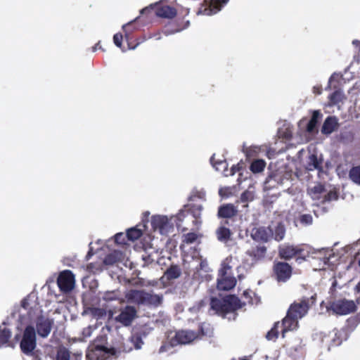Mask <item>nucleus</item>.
<instances>
[{
    "instance_id": "obj_27",
    "label": "nucleus",
    "mask_w": 360,
    "mask_h": 360,
    "mask_svg": "<svg viewBox=\"0 0 360 360\" xmlns=\"http://www.w3.org/2000/svg\"><path fill=\"white\" fill-rule=\"evenodd\" d=\"M11 338V330L6 322L0 325V345H4L8 343Z\"/></svg>"
},
{
    "instance_id": "obj_13",
    "label": "nucleus",
    "mask_w": 360,
    "mask_h": 360,
    "mask_svg": "<svg viewBox=\"0 0 360 360\" xmlns=\"http://www.w3.org/2000/svg\"><path fill=\"white\" fill-rule=\"evenodd\" d=\"M228 2L229 0H204V4L199 8L198 14L214 15L220 11Z\"/></svg>"
},
{
    "instance_id": "obj_62",
    "label": "nucleus",
    "mask_w": 360,
    "mask_h": 360,
    "mask_svg": "<svg viewBox=\"0 0 360 360\" xmlns=\"http://www.w3.org/2000/svg\"><path fill=\"white\" fill-rule=\"evenodd\" d=\"M149 214L150 213L148 212H146L143 214V221L145 222L146 221V219L145 218H148L149 217Z\"/></svg>"
},
{
    "instance_id": "obj_40",
    "label": "nucleus",
    "mask_w": 360,
    "mask_h": 360,
    "mask_svg": "<svg viewBox=\"0 0 360 360\" xmlns=\"http://www.w3.org/2000/svg\"><path fill=\"white\" fill-rule=\"evenodd\" d=\"M90 314L92 315V316L95 319H101L105 316L106 315V311L101 308L98 307H92L89 308Z\"/></svg>"
},
{
    "instance_id": "obj_30",
    "label": "nucleus",
    "mask_w": 360,
    "mask_h": 360,
    "mask_svg": "<svg viewBox=\"0 0 360 360\" xmlns=\"http://www.w3.org/2000/svg\"><path fill=\"white\" fill-rule=\"evenodd\" d=\"M329 105H338L346 99L344 92L340 89L331 94L329 97Z\"/></svg>"
},
{
    "instance_id": "obj_52",
    "label": "nucleus",
    "mask_w": 360,
    "mask_h": 360,
    "mask_svg": "<svg viewBox=\"0 0 360 360\" xmlns=\"http://www.w3.org/2000/svg\"><path fill=\"white\" fill-rule=\"evenodd\" d=\"M205 300H201L197 306H193V307L190 308L189 310L191 312H196L197 311H199L200 309L205 305Z\"/></svg>"
},
{
    "instance_id": "obj_3",
    "label": "nucleus",
    "mask_w": 360,
    "mask_h": 360,
    "mask_svg": "<svg viewBox=\"0 0 360 360\" xmlns=\"http://www.w3.org/2000/svg\"><path fill=\"white\" fill-rule=\"evenodd\" d=\"M188 216V212L180 210L176 216L168 218L165 215H154L151 217L150 224L155 231H158L162 235H166L172 231L174 224L179 228L181 222Z\"/></svg>"
},
{
    "instance_id": "obj_21",
    "label": "nucleus",
    "mask_w": 360,
    "mask_h": 360,
    "mask_svg": "<svg viewBox=\"0 0 360 360\" xmlns=\"http://www.w3.org/2000/svg\"><path fill=\"white\" fill-rule=\"evenodd\" d=\"M338 127V120L335 116H329L328 117L322 126L321 128V132L323 134H330L333 133L335 130L337 129Z\"/></svg>"
},
{
    "instance_id": "obj_9",
    "label": "nucleus",
    "mask_w": 360,
    "mask_h": 360,
    "mask_svg": "<svg viewBox=\"0 0 360 360\" xmlns=\"http://www.w3.org/2000/svg\"><path fill=\"white\" fill-rule=\"evenodd\" d=\"M150 331L151 328L146 326L134 328L131 336L123 343L122 351L129 352L133 349H141L144 344L143 340L146 338Z\"/></svg>"
},
{
    "instance_id": "obj_46",
    "label": "nucleus",
    "mask_w": 360,
    "mask_h": 360,
    "mask_svg": "<svg viewBox=\"0 0 360 360\" xmlns=\"http://www.w3.org/2000/svg\"><path fill=\"white\" fill-rule=\"evenodd\" d=\"M95 328L96 327L94 326H89L88 327L84 328L82 332V340H85L86 338H89Z\"/></svg>"
},
{
    "instance_id": "obj_6",
    "label": "nucleus",
    "mask_w": 360,
    "mask_h": 360,
    "mask_svg": "<svg viewBox=\"0 0 360 360\" xmlns=\"http://www.w3.org/2000/svg\"><path fill=\"white\" fill-rule=\"evenodd\" d=\"M236 258L227 257L221 264L217 278V288L220 290H229L236 284V280L232 275V268L236 264Z\"/></svg>"
},
{
    "instance_id": "obj_33",
    "label": "nucleus",
    "mask_w": 360,
    "mask_h": 360,
    "mask_svg": "<svg viewBox=\"0 0 360 360\" xmlns=\"http://www.w3.org/2000/svg\"><path fill=\"white\" fill-rule=\"evenodd\" d=\"M210 162L217 171H222L224 174L226 173L228 165L225 160H215V157L213 155L210 158Z\"/></svg>"
},
{
    "instance_id": "obj_53",
    "label": "nucleus",
    "mask_w": 360,
    "mask_h": 360,
    "mask_svg": "<svg viewBox=\"0 0 360 360\" xmlns=\"http://www.w3.org/2000/svg\"><path fill=\"white\" fill-rule=\"evenodd\" d=\"M180 31H181V30H179V29H177V30H170L169 28H167V29H165L163 31V33H164L165 35L168 36V35H171V34H175L176 32H179Z\"/></svg>"
},
{
    "instance_id": "obj_45",
    "label": "nucleus",
    "mask_w": 360,
    "mask_h": 360,
    "mask_svg": "<svg viewBox=\"0 0 360 360\" xmlns=\"http://www.w3.org/2000/svg\"><path fill=\"white\" fill-rule=\"evenodd\" d=\"M300 222L304 226L311 225L313 222V218L311 214H302L300 217Z\"/></svg>"
},
{
    "instance_id": "obj_24",
    "label": "nucleus",
    "mask_w": 360,
    "mask_h": 360,
    "mask_svg": "<svg viewBox=\"0 0 360 360\" xmlns=\"http://www.w3.org/2000/svg\"><path fill=\"white\" fill-rule=\"evenodd\" d=\"M301 250L297 247H294L292 245H285L281 246L279 248V255L282 258L285 259H289L297 254H298Z\"/></svg>"
},
{
    "instance_id": "obj_43",
    "label": "nucleus",
    "mask_w": 360,
    "mask_h": 360,
    "mask_svg": "<svg viewBox=\"0 0 360 360\" xmlns=\"http://www.w3.org/2000/svg\"><path fill=\"white\" fill-rule=\"evenodd\" d=\"M139 18V17H137L134 20L124 24L122 25V30L124 31V34H125V37L127 39H128L129 37V35L134 31V28L131 27V25L136 22L138 19Z\"/></svg>"
},
{
    "instance_id": "obj_7",
    "label": "nucleus",
    "mask_w": 360,
    "mask_h": 360,
    "mask_svg": "<svg viewBox=\"0 0 360 360\" xmlns=\"http://www.w3.org/2000/svg\"><path fill=\"white\" fill-rule=\"evenodd\" d=\"M240 308V300L235 295H229L221 299L212 297L210 300V309L215 314L224 315Z\"/></svg>"
},
{
    "instance_id": "obj_56",
    "label": "nucleus",
    "mask_w": 360,
    "mask_h": 360,
    "mask_svg": "<svg viewBox=\"0 0 360 360\" xmlns=\"http://www.w3.org/2000/svg\"><path fill=\"white\" fill-rule=\"evenodd\" d=\"M245 269V266H239L237 267V271L238 273V278L240 280L243 277V270Z\"/></svg>"
},
{
    "instance_id": "obj_63",
    "label": "nucleus",
    "mask_w": 360,
    "mask_h": 360,
    "mask_svg": "<svg viewBox=\"0 0 360 360\" xmlns=\"http://www.w3.org/2000/svg\"><path fill=\"white\" fill-rule=\"evenodd\" d=\"M340 139H341L342 141H344L347 138L346 137V134H342L341 136H340Z\"/></svg>"
},
{
    "instance_id": "obj_14",
    "label": "nucleus",
    "mask_w": 360,
    "mask_h": 360,
    "mask_svg": "<svg viewBox=\"0 0 360 360\" xmlns=\"http://www.w3.org/2000/svg\"><path fill=\"white\" fill-rule=\"evenodd\" d=\"M137 317V311L134 307L126 306L122 308L120 313L115 316V321L122 326L127 327L131 325L132 322Z\"/></svg>"
},
{
    "instance_id": "obj_32",
    "label": "nucleus",
    "mask_w": 360,
    "mask_h": 360,
    "mask_svg": "<svg viewBox=\"0 0 360 360\" xmlns=\"http://www.w3.org/2000/svg\"><path fill=\"white\" fill-rule=\"evenodd\" d=\"M181 274V270L177 265H172L165 272L164 277L168 280H173L179 278Z\"/></svg>"
},
{
    "instance_id": "obj_4",
    "label": "nucleus",
    "mask_w": 360,
    "mask_h": 360,
    "mask_svg": "<svg viewBox=\"0 0 360 360\" xmlns=\"http://www.w3.org/2000/svg\"><path fill=\"white\" fill-rule=\"evenodd\" d=\"M120 350L105 345V337L101 336L90 345L86 352V360H108L115 359Z\"/></svg>"
},
{
    "instance_id": "obj_37",
    "label": "nucleus",
    "mask_w": 360,
    "mask_h": 360,
    "mask_svg": "<svg viewBox=\"0 0 360 360\" xmlns=\"http://www.w3.org/2000/svg\"><path fill=\"white\" fill-rule=\"evenodd\" d=\"M143 233V230L138 227L131 228L127 231V238L130 240H135L139 238Z\"/></svg>"
},
{
    "instance_id": "obj_19",
    "label": "nucleus",
    "mask_w": 360,
    "mask_h": 360,
    "mask_svg": "<svg viewBox=\"0 0 360 360\" xmlns=\"http://www.w3.org/2000/svg\"><path fill=\"white\" fill-rule=\"evenodd\" d=\"M142 298L143 302L141 305L149 307H158L162 303L163 300L162 295L153 294L146 291Z\"/></svg>"
},
{
    "instance_id": "obj_5",
    "label": "nucleus",
    "mask_w": 360,
    "mask_h": 360,
    "mask_svg": "<svg viewBox=\"0 0 360 360\" xmlns=\"http://www.w3.org/2000/svg\"><path fill=\"white\" fill-rule=\"evenodd\" d=\"M212 329L209 323H202L200 326V332L198 333L193 330H181L176 333L175 336L171 339L170 345L174 347L176 345H186L193 340L201 338L202 336H210Z\"/></svg>"
},
{
    "instance_id": "obj_26",
    "label": "nucleus",
    "mask_w": 360,
    "mask_h": 360,
    "mask_svg": "<svg viewBox=\"0 0 360 360\" xmlns=\"http://www.w3.org/2000/svg\"><path fill=\"white\" fill-rule=\"evenodd\" d=\"M266 248L265 246H257L256 248L248 250L246 253L252 259V264L256 261L263 258L265 255Z\"/></svg>"
},
{
    "instance_id": "obj_41",
    "label": "nucleus",
    "mask_w": 360,
    "mask_h": 360,
    "mask_svg": "<svg viewBox=\"0 0 360 360\" xmlns=\"http://www.w3.org/2000/svg\"><path fill=\"white\" fill-rule=\"evenodd\" d=\"M255 295L254 292L251 290H245L243 294V301L240 300L242 304V307L245 305L247 303L253 304V300L252 295Z\"/></svg>"
},
{
    "instance_id": "obj_47",
    "label": "nucleus",
    "mask_w": 360,
    "mask_h": 360,
    "mask_svg": "<svg viewBox=\"0 0 360 360\" xmlns=\"http://www.w3.org/2000/svg\"><path fill=\"white\" fill-rule=\"evenodd\" d=\"M198 238V235L195 233H188L184 236L183 241L188 244L194 243Z\"/></svg>"
},
{
    "instance_id": "obj_16",
    "label": "nucleus",
    "mask_w": 360,
    "mask_h": 360,
    "mask_svg": "<svg viewBox=\"0 0 360 360\" xmlns=\"http://www.w3.org/2000/svg\"><path fill=\"white\" fill-rule=\"evenodd\" d=\"M274 271L278 282H285L291 276L292 268L285 262H278L274 266Z\"/></svg>"
},
{
    "instance_id": "obj_11",
    "label": "nucleus",
    "mask_w": 360,
    "mask_h": 360,
    "mask_svg": "<svg viewBox=\"0 0 360 360\" xmlns=\"http://www.w3.org/2000/svg\"><path fill=\"white\" fill-rule=\"evenodd\" d=\"M292 174L285 170H277L271 174L265 181V187L271 189L278 186H288L290 184Z\"/></svg>"
},
{
    "instance_id": "obj_55",
    "label": "nucleus",
    "mask_w": 360,
    "mask_h": 360,
    "mask_svg": "<svg viewBox=\"0 0 360 360\" xmlns=\"http://www.w3.org/2000/svg\"><path fill=\"white\" fill-rule=\"evenodd\" d=\"M153 4L150 5L149 6H147L146 8H143L140 11V14L143 15V14L150 11L153 9Z\"/></svg>"
},
{
    "instance_id": "obj_8",
    "label": "nucleus",
    "mask_w": 360,
    "mask_h": 360,
    "mask_svg": "<svg viewBox=\"0 0 360 360\" xmlns=\"http://www.w3.org/2000/svg\"><path fill=\"white\" fill-rule=\"evenodd\" d=\"M184 263L185 268L188 271V274L193 272V278L198 281L203 277L200 274L201 271L205 273L208 271L207 262L199 255L198 252L194 251L192 255H185Z\"/></svg>"
},
{
    "instance_id": "obj_28",
    "label": "nucleus",
    "mask_w": 360,
    "mask_h": 360,
    "mask_svg": "<svg viewBox=\"0 0 360 360\" xmlns=\"http://www.w3.org/2000/svg\"><path fill=\"white\" fill-rule=\"evenodd\" d=\"M231 235L230 229L225 227L224 225H221L216 230L217 238L221 243H227L231 238Z\"/></svg>"
},
{
    "instance_id": "obj_17",
    "label": "nucleus",
    "mask_w": 360,
    "mask_h": 360,
    "mask_svg": "<svg viewBox=\"0 0 360 360\" xmlns=\"http://www.w3.org/2000/svg\"><path fill=\"white\" fill-rule=\"evenodd\" d=\"M250 235L256 241L267 242L273 236V231L269 227L259 226L252 229Z\"/></svg>"
},
{
    "instance_id": "obj_10",
    "label": "nucleus",
    "mask_w": 360,
    "mask_h": 360,
    "mask_svg": "<svg viewBox=\"0 0 360 360\" xmlns=\"http://www.w3.org/2000/svg\"><path fill=\"white\" fill-rule=\"evenodd\" d=\"M25 326V328L20 338V347L25 354L32 355L37 345L36 330L34 326L32 325Z\"/></svg>"
},
{
    "instance_id": "obj_58",
    "label": "nucleus",
    "mask_w": 360,
    "mask_h": 360,
    "mask_svg": "<svg viewBox=\"0 0 360 360\" xmlns=\"http://www.w3.org/2000/svg\"><path fill=\"white\" fill-rule=\"evenodd\" d=\"M320 117V113L319 111H314L313 112V115H312V117L311 118V120H316L318 122V120Z\"/></svg>"
},
{
    "instance_id": "obj_23",
    "label": "nucleus",
    "mask_w": 360,
    "mask_h": 360,
    "mask_svg": "<svg viewBox=\"0 0 360 360\" xmlns=\"http://www.w3.org/2000/svg\"><path fill=\"white\" fill-rule=\"evenodd\" d=\"M238 212V209L232 204H225L219 207L218 217L221 218H231Z\"/></svg>"
},
{
    "instance_id": "obj_12",
    "label": "nucleus",
    "mask_w": 360,
    "mask_h": 360,
    "mask_svg": "<svg viewBox=\"0 0 360 360\" xmlns=\"http://www.w3.org/2000/svg\"><path fill=\"white\" fill-rule=\"evenodd\" d=\"M328 311H332L338 315H346L354 311L355 304L352 300H339L330 303L327 307Z\"/></svg>"
},
{
    "instance_id": "obj_60",
    "label": "nucleus",
    "mask_w": 360,
    "mask_h": 360,
    "mask_svg": "<svg viewBox=\"0 0 360 360\" xmlns=\"http://www.w3.org/2000/svg\"><path fill=\"white\" fill-rule=\"evenodd\" d=\"M273 155H274V150H269L268 152H267V156L271 158Z\"/></svg>"
},
{
    "instance_id": "obj_61",
    "label": "nucleus",
    "mask_w": 360,
    "mask_h": 360,
    "mask_svg": "<svg viewBox=\"0 0 360 360\" xmlns=\"http://www.w3.org/2000/svg\"><path fill=\"white\" fill-rule=\"evenodd\" d=\"M98 49H101V47L100 46V43H97L94 47H93V51H95L96 50H97Z\"/></svg>"
},
{
    "instance_id": "obj_1",
    "label": "nucleus",
    "mask_w": 360,
    "mask_h": 360,
    "mask_svg": "<svg viewBox=\"0 0 360 360\" xmlns=\"http://www.w3.org/2000/svg\"><path fill=\"white\" fill-rule=\"evenodd\" d=\"M20 325H35L38 335L45 338L50 334L53 321L43 315L37 293L32 292L15 305L11 314Z\"/></svg>"
},
{
    "instance_id": "obj_31",
    "label": "nucleus",
    "mask_w": 360,
    "mask_h": 360,
    "mask_svg": "<svg viewBox=\"0 0 360 360\" xmlns=\"http://www.w3.org/2000/svg\"><path fill=\"white\" fill-rule=\"evenodd\" d=\"M99 297L101 300L105 302H110L114 300H120L121 299L120 292L118 290H111L101 292Z\"/></svg>"
},
{
    "instance_id": "obj_51",
    "label": "nucleus",
    "mask_w": 360,
    "mask_h": 360,
    "mask_svg": "<svg viewBox=\"0 0 360 360\" xmlns=\"http://www.w3.org/2000/svg\"><path fill=\"white\" fill-rule=\"evenodd\" d=\"M354 294L356 296V302L360 303V281L354 288Z\"/></svg>"
},
{
    "instance_id": "obj_35",
    "label": "nucleus",
    "mask_w": 360,
    "mask_h": 360,
    "mask_svg": "<svg viewBox=\"0 0 360 360\" xmlns=\"http://www.w3.org/2000/svg\"><path fill=\"white\" fill-rule=\"evenodd\" d=\"M266 167V162L262 159L254 160L250 165V170L256 174L262 172Z\"/></svg>"
},
{
    "instance_id": "obj_20",
    "label": "nucleus",
    "mask_w": 360,
    "mask_h": 360,
    "mask_svg": "<svg viewBox=\"0 0 360 360\" xmlns=\"http://www.w3.org/2000/svg\"><path fill=\"white\" fill-rule=\"evenodd\" d=\"M325 191L324 187L319 184L309 188L308 193L312 200L315 201L314 204L319 205V203H321Z\"/></svg>"
},
{
    "instance_id": "obj_50",
    "label": "nucleus",
    "mask_w": 360,
    "mask_h": 360,
    "mask_svg": "<svg viewBox=\"0 0 360 360\" xmlns=\"http://www.w3.org/2000/svg\"><path fill=\"white\" fill-rule=\"evenodd\" d=\"M317 122H318L316 120H310L307 126V131L309 133L314 132L316 129Z\"/></svg>"
},
{
    "instance_id": "obj_15",
    "label": "nucleus",
    "mask_w": 360,
    "mask_h": 360,
    "mask_svg": "<svg viewBox=\"0 0 360 360\" xmlns=\"http://www.w3.org/2000/svg\"><path fill=\"white\" fill-rule=\"evenodd\" d=\"M57 283L61 291L70 292L75 287V276L70 271H63L60 274Z\"/></svg>"
},
{
    "instance_id": "obj_22",
    "label": "nucleus",
    "mask_w": 360,
    "mask_h": 360,
    "mask_svg": "<svg viewBox=\"0 0 360 360\" xmlns=\"http://www.w3.org/2000/svg\"><path fill=\"white\" fill-rule=\"evenodd\" d=\"M305 167L309 171L322 169V159L318 158L315 154H310L307 159Z\"/></svg>"
},
{
    "instance_id": "obj_64",
    "label": "nucleus",
    "mask_w": 360,
    "mask_h": 360,
    "mask_svg": "<svg viewBox=\"0 0 360 360\" xmlns=\"http://www.w3.org/2000/svg\"><path fill=\"white\" fill-rule=\"evenodd\" d=\"M287 191H288V193H290V194H292H292H294V193H293V189H292V188H288L287 189Z\"/></svg>"
},
{
    "instance_id": "obj_18",
    "label": "nucleus",
    "mask_w": 360,
    "mask_h": 360,
    "mask_svg": "<svg viewBox=\"0 0 360 360\" xmlns=\"http://www.w3.org/2000/svg\"><path fill=\"white\" fill-rule=\"evenodd\" d=\"M144 290L131 289L126 291L125 298L127 302L130 304L141 305L143 302L142 297L144 296Z\"/></svg>"
},
{
    "instance_id": "obj_29",
    "label": "nucleus",
    "mask_w": 360,
    "mask_h": 360,
    "mask_svg": "<svg viewBox=\"0 0 360 360\" xmlns=\"http://www.w3.org/2000/svg\"><path fill=\"white\" fill-rule=\"evenodd\" d=\"M124 256L121 251L114 250L105 257L104 263L107 265H112L124 259Z\"/></svg>"
},
{
    "instance_id": "obj_34",
    "label": "nucleus",
    "mask_w": 360,
    "mask_h": 360,
    "mask_svg": "<svg viewBox=\"0 0 360 360\" xmlns=\"http://www.w3.org/2000/svg\"><path fill=\"white\" fill-rule=\"evenodd\" d=\"M283 328L281 326V323H280L278 322L275 323L274 327L270 331H269L267 333V334L266 335V338L269 340H272L278 337V333L279 330H281V331L282 332L283 337L284 338L285 333L286 332H284Z\"/></svg>"
},
{
    "instance_id": "obj_36",
    "label": "nucleus",
    "mask_w": 360,
    "mask_h": 360,
    "mask_svg": "<svg viewBox=\"0 0 360 360\" xmlns=\"http://www.w3.org/2000/svg\"><path fill=\"white\" fill-rule=\"evenodd\" d=\"M54 359L55 360H70V352L65 347H58Z\"/></svg>"
},
{
    "instance_id": "obj_42",
    "label": "nucleus",
    "mask_w": 360,
    "mask_h": 360,
    "mask_svg": "<svg viewBox=\"0 0 360 360\" xmlns=\"http://www.w3.org/2000/svg\"><path fill=\"white\" fill-rule=\"evenodd\" d=\"M254 192L250 190H247L241 194L240 200L242 202H248L250 201H252L254 200Z\"/></svg>"
},
{
    "instance_id": "obj_59",
    "label": "nucleus",
    "mask_w": 360,
    "mask_h": 360,
    "mask_svg": "<svg viewBox=\"0 0 360 360\" xmlns=\"http://www.w3.org/2000/svg\"><path fill=\"white\" fill-rule=\"evenodd\" d=\"M167 347H168V346H167V345H162V346L160 347V349H159V352H160V353H162V352H166V351H167Z\"/></svg>"
},
{
    "instance_id": "obj_57",
    "label": "nucleus",
    "mask_w": 360,
    "mask_h": 360,
    "mask_svg": "<svg viewBox=\"0 0 360 360\" xmlns=\"http://www.w3.org/2000/svg\"><path fill=\"white\" fill-rule=\"evenodd\" d=\"M313 92L314 94H321V92H322V89H321V87L320 86H314L313 88Z\"/></svg>"
},
{
    "instance_id": "obj_48",
    "label": "nucleus",
    "mask_w": 360,
    "mask_h": 360,
    "mask_svg": "<svg viewBox=\"0 0 360 360\" xmlns=\"http://www.w3.org/2000/svg\"><path fill=\"white\" fill-rule=\"evenodd\" d=\"M126 238V235L122 233H119L115 236V241L118 244H124L125 243Z\"/></svg>"
},
{
    "instance_id": "obj_54",
    "label": "nucleus",
    "mask_w": 360,
    "mask_h": 360,
    "mask_svg": "<svg viewBox=\"0 0 360 360\" xmlns=\"http://www.w3.org/2000/svg\"><path fill=\"white\" fill-rule=\"evenodd\" d=\"M239 170L238 167L236 165L232 166L230 173H224V176H228L229 175L232 176L236 172Z\"/></svg>"
},
{
    "instance_id": "obj_2",
    "label": "nucleus",
    "mask_w": 360,
    "mask_h": 360,
    "mask_svg": "<svg viewBox=\"0 0 360 360\" xmlns=\"http://www.w3.org/2000/svg\"><path fill=\"white\" fill-rule=\"evenodd\" d=\"M315 296L304 299L300 302H295L289 308L286 316L283 319L281 326L284 332L295 330L298 326V319L304 316L311 305L315 302Z\"/></svg>"
},
{
    "instance_id": "obj_25",
    "label": "nucleus",
    "mask_w": 360,
    "mask_h": 360,
    "mask_svg": "<svg viewBox=\"0 0 360 360\" xmlns=\"http://www.w3.org/2000/svg\"><path fill=\"white\" fill-rule=\"evenodd\" d=\"M156 15L161 18H172L176 16V11L169 6L160 5L157 8Z\"/></svg>"
},
{
    "instance_id": "obj_38",
    "label": "nucleus",
    "mask_w": 360,
    "mask_h": 360,
    "mask_svg": "<svg viewBox=\"0 0 360 360\" xmlns=\"http://www.w3.org/2000/svg\"><path fill=\"white\" fill-rule=\"evenodd\" d=\"M349 176L354 184L360 186V165L353 167L349 170Z\"/></svg>"
},
{
    "instance_id": "obj_49",
    "label": "nucleus",
    "mask_w": 360,
    "mask_h": 360,
    "mask_svg": "<svg viewBox=\"0 0 360 360\" xmlns=\"http://www.w3.org/2000/svg\"><path fill=\"white\" fill-rule=\"evenodd\" d=\"M123 39V36L120 33H117L113 37L114 44L119 48L122 46V41Z\"/></svg>"
},
{
    "instance_id": "obj_39",
    "label": "nucleus",
    "mask_w": 360,
    "mask_h": 360,
    "mask_svg": "<svg viewBox=\"0 0 360 360\" xmlns=\"http://www.w3.org/2000/svg\"><path fill=\"white\" fill-rule=\"evenodd\" d=\"M285 233V229L283 225L279 224L276 226L273 231V236L274 239L277 241H280L284 238Z\"/></svg>"
},
{
    "instance_id": "obj_44",
    "label": "nucleus",
    "mask_w": 360,
    "mask_h": 360,
    "mask_svg": "<svg viewBox=\"0 0 360 360\" xmlns=\"http://www.w3.org/2000/svg\"><path fill=\"white\" fill-rule=\"evenodd\" d=\"M337 198H338V195L335 192L331 191L329 192H326V191H325V193H324V195L323 197V200H321V203H324L326 202H330L333 200L337 199Z\"/></svg>"
}]
</instances>
